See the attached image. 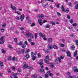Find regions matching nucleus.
Returning a JSON list of instances; mask_svg holds the SVG:
<instances>
[{
    "label": "nucleus",
    "mask_w": 78,
    "mask_h": 78,
    "mask_svg": "<svg viewBox=\"0 0 78 78\" xmlns=\"http://www.w3.org/2000/svg\"><path fill=\"white\" fill-rule=\"evenodd\" d=\"M28 23H29V24H31V21L30 20H28Z\"/></svg>",
    "instance_id": "obj_53"
},
{
    "label": "nucleus",
    "mask_w": 78,
    "mask_h": 78,
    "mask_svg": "<svg viewBox=\"0 0 78 78\" xmlns=\"http://www.w3.org/2000/svg\"><path fill=\"white\" fill-rule=\"evenodd\" d=\"M39 18H40L41 19H43L44 17V15L43 14H41L40 15H38L37 16Z\"/></svg>",
    "instance_id": "obj_3"
},
{
    "label": "nucleus",
    "mask_w": 78,
    "mask_h": 78,
    "mask_svg": "<svg viewBox=\"0 0 78 78\" xmlns=\"http://www.w3.org/2000/svg\"><path fill=\"white\" fill-rule=\"evenodd\" d=\"M37 56L38 58H41V55L40 53H38L37 54Z\"/></svg>",
    "instance_id": "obj_39"
},
{
    "label": "nucleus",
    "mask_w": 78,
    "mask_h": 78,
    "mask_svg": "<svg viewBox=\"0 0 78 78\" xmlns=\"http://www.w3.org/2000/svg\"><path fill=\"white\" fill-rule=\"evenodd\" d=\"M58 60L59 62H61V58H58Z\"/></svg>",
    "instance_id": "obj_46"
},
{
    "label": "nucleus",
    "mask_w": 78,
    "mask_h": 78,
    "mask_svg": "<svg viewBox=\"0 0 78 78\" xmlns=\"http://www.w3.org/2000/svg\"><path fill=\"white\" fill-rule=\"evenodd\" d=\"M0 66L1 67H3V62L0 61Z\"/></svg>",
    "instance_id": "obj_17"
},
{
    "label": "nucleus",
    "mask_w": 78,
    "mask_h": 78,
    "mask_svg": "<svg viewBox=\"0 0 78 78\" xmlns=\"http://www.w3.org/2000/svg\"><path fill=\"white\" fill-rule=\"evenodd\" d=\"M48 49L50 50L51 49H52L53 46H51L50 44H49L48 45Z\"/></svg>",
    "instance_id": "obj_7"
},
{
    "label": "nucleus",
    "mask_w": 78,
    "mask_h": 78,
    "mask_svg": "<svg viewBox=\"0 0 78 78\" xmlns=\"http://www.w3.org/2000/svg\"><path fill=\"white\" fill-rule=\"evenodd\" d=\"M75 9H78V4H77V5H76L75 6Z\"/></svg>",
    "instance_id": "obj_27"
},
{
    "label": "nucleus",
    "mask_w": 78,
    "mask_h": 78,
    "mask_svg": "<svg viewBox=\"0 0 78 78\" xmlns=\"http://www.w3.org/2000/svg\"><path fill=\"white\" fill-rule=\"evenodd\" d=\"M28 65H25L24 66H23V68L24 69H26V68H27V67H28Z\"/></svg>",
    "instance_id": "obj_30"
},
{
    "label": "nucleus",
    "mask_w": 78,
    "mask_h": 78,
    "mask_svg": "<svg viewBox=\"0 0 78 78\" xmlns=\"http://www.w3.org/2000/svg\"><path fill=\"white\" fill-rule=\"evenodd\" d=\"M75 43L78 46V40H75Z\"/></svg>",
    "instance_id": "obj_42"
},
{
    "label": "nucleus",
    "mask_w": 78,
    "mask_h": 78,
    "mask_svg": "<svg viewBox=\"0 0 78 78\" xmlns=\"http://www.w3.org/2000/svg\"><path fill=\"white\" fill-rule=\"evenodd\" d=\"M60 46L62 47H64L65 46V45H64V44H60Z\"/></svg>",
    "instance_id": "obj_33"
},
{
    "label": "nucleus",
    "mask_w": 78,
    "mask_h": 78,
    "mask_svg": "<svg viewBox=\"0 0 78 78\" xmlns=\"http://www.w3.org/2000/svg\"><path fill=\"white\" fill-rule=\"evenodd\" d=\"M30 37L32 39H33V38H34V37H33V34H30Z\"/></svg>",
    "instance_id": "obj_23"
},
{
    "label": "nucleus",
    "mask_w": 78,
    "mask_h": 78,
    "mask_svg": "<svg viewBox=\"0 0 78 78\" xmlns=\"http://www.w3.org/2000/svg\"><path fill=\"white\" fill-rule=\"evenodd\" d=\"M74 55V57L76 56V55H77V50L75 51Z\"/></svg>",
    "instance_id": "obj_16"
},
{
    "label": "nucleus",
    "mask_w": 78,
    "mask_h": 78,
    "mask_svg": "<svg viewBox=\"0 0 78 78\" xmlns=\"http://www.w3.org/2000/svg\"><path fill=\"white\" fill-rule=\"evenodd\" d=\"M30 44L31 45H35V43L33 42H31L30 43Z\"/></svg>",
    "instance_id": "obj_40"
},
{
    "label": "nucleus",
    "mask_w": 78,
    "mask_h": 78,
    "mask_svg": "<svg viewBox=\"0 0 78 78\" xmlns=\"http://www.w3.org/2000/svg\"><path fill=\"white\" fill-rule=\"evenodd\" d=\"M33 76L34 77V78H37V76H36V75H34L33 76Z\"/></svg>",
    "instance_id": "obj_62"
},
{
    "label": "nucleus",
    "mask_w": 78,
    "mask_h": 78,
    "mask_svg": "<svg viewBox=\"0 0 78 78\" xmlns=\"http://www.w3.org/2000/svg\"><path fill=\"white\" fill-rule=\"evenodd\" d=\"M65 12H66V13H68V12H69V10L68 8H67L66 9V10L65 11Z\"/></svg>",
    "instance_id": "obj_31"
},
{
    "label": "nucleus",
    "mask_w": 78,
    "mask_h": 78,
    "mask_svg": "<svg viewBox=\"0 0 78 78\" xmlns=\"http://www.w3.org/2000/svg\"><path fill=\"white\" fill-rule=\"evenodd\" d=\"M35 54H34V53H33V52H32L31 53V55L32 56H34V55Z\"/></svg>",
    "instance_id": "obj_48"
},
{
    "label": "nucleus",
    "mask_w": 78,
    "mask_h": 78,
    "mask_svg": "<svg viewBox=\"0 0 78 78\" xmlns=\"http://www.w3.org/2000/svg\"><path fill=\"white\" fill-rule=\"evenodd\" d=\"M53 42V40L51 38H49L48 39V42L49 43H51Z\"/></svg>",
    "instance_id": "obj_5"
},
{
    "label": "nucleus",
    "mask_w": 78,
    "mask_h": 78,
    "mask_svg": "<svg viewBox=\"0 0 78 78\" xmlns=\"http://www.w3.org/2000/svg\"><path fill=\"white\" fill-rule=\"evenodd\" d=\"M9 48H12V46L11 45H9Z\"/></svg>",
    "instance_id": "obj_54"
},
{
    "label": "nucleus",
    "mask_w": 78,
    "mask_h": 78,
    "mask_svg": "<svg viewBox=\"0 0 78 78\" xmlns=\"http://www.w3.org/2000/svg\"><path fill=\"white\" fill-rule=\"evenodd\" d=\"M21 51H20V52H19V53H20V54H22V53H23L25 52V50H24V49H21Z\"/></svg>",
    "instance_id": "obj_9"
},
{
    "label": "nucleus",
    "mask_w": 78,
    "mask_h": 78,
    "mask_svg": "<svg viewBox=\"0 0 78 78\" xmlns=\"http://www.w3.org/2000/svg\"><path fill=\"white\" fill-rule=\"evenodd\" d=\"M11 68L12 69H13V70H15V69H16V68L14 66H12L11 67Z\"/></svg>",
    "instance_id": "obj_56"
},
{
    "label": "nucleus",
    "mask_w": 78,
    "mask_h": 78,
    "mask_svg": "<svg viewBox=\"0 0 78 78\" xmlns=\"http://www.w3.org/2000/svg\"><path fill=\"white\" fill-rule=\"evenodd\" d=\"M53 48H54V49H58V47H57L56 46V45H54L53 46Z\"/></svg>",
    "instance_id": "obj_19"
},
{
    "label": "nucleus",
    "mask_w": 78,
    "mask_h": 78,
    "mask_svg": "<svg viewBox=\"0 0 78 78\" xmlns=\"http://www.w3.org/2000/svg\"><path fill=\"white\" fill-rule=\"evenodd\" d=\"M38 64H40V65H42V64H43V62H38Z\"/></svg>",
    "instance_id": "obj_44"
},
{
    "label": "nucleus",
    "mask_w": 78,
    "mask_h": 78,
    "mask_svg": "<svg viewBox=\"0 0 78 78\" xmlns=\"http://www.w3.org/2000/svg\"><path fill=\"white\" fill-rule=\"evenodd\" d=\"M38 22H39V24L41 26L42 25L43 23L42 22V19H38Z\"/></svg>",
    "instance_id": "obj_2"
},
{
    "label": "nucleus",
    "mask_w": 78,
    "mask_h": 78,
    "mask_svg": "<svg viewBox=\"0 0 78 78\" xmlns=\"http://www.w3.org/2000/svg\"><path fill=\"white\" fill-rule=\"evenodd\" d=\"M61 51H62V52H64V53H65V51H66V50H65V49H62V50H61Z\"/></svg>",
    "instance_id": "obj_61"
},
{
    "label": "nucleus",
    "mask_w": 78,
    "mask_h": 78,
    "mask_svg": "<svg viewBox=\"0 0 78 78\" xmlns=\"http://www.w3.org/2000/svg\"><path fill=\"white\" fill-rule=\"evenodd\" d=\"M1 41H0V44H3V43H4V41L3 40H0Z\"/></svg>",
    "instance_id": "obj_36"
},
{
    "label": "nucleus",
    "mask_w": 78,
    "mask_h": 78,
    "mask_svg": "<svg viewBox=\"0 0 78 78\" xmlns=\"http://www.w3.org/2000/svg\"><path fill=\"white\" fill-rule=\"evenodd\" d=\"M68 5L69 6H72V3L70 2H69L68 3Z\"/></svg>",
    "instance_id": "obj_49"
},
{
    "label": "nucleus",
    "mask_w": 78,
    "mask_h": 78,
    "mask_svg": "<svg viewBox=\"0 0 78 78\" xmlns=\"http://www.w3.org/2000/svg\"><path fill=\"white\" fill-rule=\"evenodd\" d=\"M23 43V42H22L20 41V43L18 44L19 45H22V43Z\"/></svg>",
    "instance_id": "obj_37"
},
{
    "label": "nucleus",
    "mask_w": 78,
    "mask_h": 78,
    "mask_svg": "<svg viewBox=\"0 0 78 78\" xmlns=\"http://www.w3.org/2000/svg\"><path fill=\"white\" fill-rule=\"evenodd\" d=\"M31 34V33H30V32H26V34L25 35V36L26 37H30V34Z\"/></svg>",
    "instance_id": "obj_8"
},
{
    "label": "nucleus",
    "mask_w": 78,
    "mask_h": 78,
    "mask_svg": "<svg viewBox=\"0 0 78 78\" xmlns=\"http://www.w3.org/2000/svg\"><path fill=\"white\" fill-rule=\"evenodd\" d=\"M14 40L16 43L17 42V38H15L14 39Z\"/></svg>",
    "instance_id": "obj_41"
},
{
    "label": "nucleus",
    "mask_w": 78,
    "mask_h": 78,
    "mask_svg": "<svg viewBox=\"0 0 78 78\" xmlns=\"http://www.w3.org/2000/svg\"><path fill=\"white\" fill-rule=\"evenodd\" d=\"M69 21L70 23H73V20H71Z\"/></svg>",
    "instance_id": "obj_51"
},
{
    "label": "nucleus",
    "mask_w": 78,
    "mask_h": 78,
    "mask_svg": "<svg viewBox=\"0 0 78 78\" xmlns=\"http://www.w3.org/2000/svg\"><path fill=\"white\" fill-rule=\"evenodd\" d=\"M66 53L67 54V56L69 58L71 57V54L70 52L69 51H66Z\"/></svg>",
    "instance_id": "obj_4"
},
{
    "label": "nucleus",
    "mask_w": 78,
    "mask_h": 78,
    "mask_svg": "<svg viewBox=\"0 0 78 78\" xmlns=\"http://www.w3.org/2000/svg\"><path fill=\"white\" fill-rule=\"evenodd\" d=\"M37 34L36 33L35 34V39H37Z\"/></svg>",
    "instance_id": "obj_32"
},
{
    "label": "nucleus",
    "mask_w": 78,
    "mask_h": 78,
    "mask_svg": "<svg viewBox=\"0 0 78 78\" xmlns=\"http://www.w3.org/2000/svg\"><path fill=\"white\" fill-rule=\"evenodd\" d=\"M46 59V60H50L49 59V56L48 55H47L45 57V59Z\"/></svg>",
    "instance_id": "obj_15"
},
{
    "label": "nucleus",
    "mask_w": 78,
    "mask_h": 78,
    "mask_svg": "<svg viewBox=\"0 0 78 78\" xmlns=\"http://www.w3.org/2000/svg\"><path fill=\"white\" fill-rule=\"evenodd\" d=\"M74 72H78V69H76L74 70Z\"/></svg>",
    "instance_id": "obj_58"
},
{
    "label": "nucleus",
    "mask_w": 78,
    "mask_h": 78,
    "mask_svg": "<svg viewBox=\"0 0 78 78\" xmlns=\"http://www.w3.org/2000/svg\"><path fill=\"white\" fill-rule=\"evenodd\" d=\"M7 72L9 73H11V71H10V70L8 69L7 70Z\"/></svg>",
    "instance_id": "obj_59"
},
{
    "label": "nucleus",
    "mask_w": 78,
    "mask_h": 78,
    "mask_svg": "<svg viewBox=\"0 0 78 78\" xmlns=\"http://www.w3.org/2000/svg\"><path fill=\"white\" fill-rule=\"evenodd\" d=\"M66 75H70V72H68L67 73H66Z\"/></svg>",
    "instance_id": "obj_63"
},
{
    "label": "nucleus",
    "mask_w": 78,
    "mask_h": 78,
    "mask_svg": "<svg viewBox=\"0 0 78 78\" xmlns=\"http://www.w3.org/2000/svg\"><path fill=\"white\" fill-rule=\"evenodd\" d=\"M28 68L29 69H32V68L31 66H27Z\"/></svg>",
    "instance_id": "obj_50"
},
{
    "label": "nucleus",
    "mask_w": 78,
    "mask_h": 78,
    "mask_svg": "<svg viewBox=\"0 0 78 78\" xmlns=\"http://www.w3.org/2000/svg\"><path fill=\"white\" fill-rule=\"evenodd\" d=\"M5 39V37L3 36L1 37L0 38V41H3V40Z\"/></svg>",
    "instance_id": "obj_26"
},
{
    "label": "nucleus",
    "mask_w": 78,
    "mask_h": 78,
    "mask_svg": "<svg viewBox=\"0 0 78 78\" xmlns=\"http://www.w3.org/2000/svg\"><path fill=\"white\" fill-rule=\"evenodd\" d=\"M6 23H4L3 24H2V27L3 28H5V27H6Z\"/></svg>",
    "instance_id": "obj_25"
},
{
    "label": "nucleus",
    "mask_w": 78,
    "mask_h": 78,
    "mask_svg": "<svg viewBox=\"0 0 78 78\" xmlns=\"http://www.w3.org/2000/svg\"><path fill=\"white\" fill-rule=\"evenodd\" d=\"M30 49H28L25 52V53L26 54H28V52H30Z\"/></svg>",
    "instance_id": "obj_14"
},
{
    "label": "nucleus",
    "mask_w": 78,
    "mask_h": 78,
    "mask_svg": "<svg viewBox=\"0 0 78 78\" xmlns=\"http://www.w3.org/2000/svg\"><path fill=\"white\" fill-rule=\"evenodd\" d=\"M69 29V30L70 31H73V27H68Z\"/></svg>",
    "instance_id": "obj_11"
},
{
    "label": "nucleus",
    "mask_w": 78,
    "mask_h": 78,
    "mask_svg": "<svg viewBox=\"0 0 78 78\" xmlns=\"http://www.w3.org/2000/svg\"><path fill=\"white\" fill-rule=\"evenodd\" d=\"M67 18H68V19H70V16L69 15H67Z\"/></svg>",
    "instance_id": "obj_47"
},
{
    "label": "nucleus",
    "mask_w": 78,
    "mask_h": 78,
    "mask_svg": "<svg viewBox=\"0 0 78 78\" xmlns=\"http://www.w3.org/2000/svg\"><path fill=\"white\" fill-rule=\"evenodd\" d=\"M61 9H62V11H63V12H65V9H64V6H62Z\"/></svg>",
    "instance_id": "obj_21"
},
{
    "label": "nucleus",
    "mask_w": 78,
    "mask_h": 78,
    "mask_svg": "<svg viewBox=\"0 0 78 78\" xmlns=\"http://www.w3.org/2000/svg\"><path fill=\"white\" fill-rule=\"evenodd\" d=\"M40 72L42 73H45V71H44V69H40Z\"/></svg>",
    "instance_id": "obj_10"
},
{
    "label": "nucleus",
    "mask_w": 78,
    "mask_h": 78,
    "mask_svg": "<svg viewBox=\"0 0 78 78\" xmlns=\"http://www.w3.org/2000/svg\"><path fill=\"white\" fill-rule=\"evenodd\" d=\"M44 0H42L41 1V3H44Z\"/></svg>",
    "instance_id": "obj_64"
},
{
    "label": "nucleus",
    "mask_w": 78,
    "mask_h": 78,
    "mask_svg": "<svg viewBox=\"0 0 78 78\" xmlns=\"http://www.w3.org/2000/svg\"><path fill=\"white\" fill-rule=\"evenodd\" d=\"M72 25L73 27H77V26H78V24L76 23H74L72 24Z\"/></svg>",
    "instance_id": "obj_13"
},
{
    "label": "nucleus",
    "mask_w": 78,
    "mask_h": 78,
    "mask_svg": "<svg viewBox=\"0 0 78 78\" xmlns=\"http://www.w3.org/2000/svg\"><path fill=\"white\" fill-rule=\"evenodd\" d=\"M21 47L22 48H25V47H26V45H25V44H22Z\"/></svg>",
    "instance_id": "obj_20"
},
{
    "label": "nucleus",
    "mask_w": 78,
    "mask_h": 78,
    "mask_svg": "<svg viewBox=\"0 0 78 78\" xmlns=\"http://www.w3.org/2000/svg\"><path fill=\"white\" fill-rule=\"evenodd\" d=\"M11 7L13 10H16V7L15 6H12V4H11Z\"/></svg>",
    "instance_id": "obj_6"
},
{
    "label": "nucleus",
    "mask_w": 78,
    "mask_h": 78,
    "mask_svg": "<svg viewBox=\"0 0 78 78\" xmlns=\"http://www.w3.org/2000/svg\"><path fill=\"white\" fill-rule=\"evenodd\" d=\"M46 53H50V49H47L46 51H45Z\"/></svg>",
    "instance_id": "obj_24"
},
{
    "label": "nucleus",
    "mask_w": 78,
    "mask_h": 78,
    "mask_svg": "<svg viewBox=\"0 0 78 78\" xmlns=\"http://www.w3.org/2000/svg\"><path fill=\"white\" fill-rule=\"evenodd\" d=\"M25 19V15L23 14H22L20 17V19L21 21H23Z\"/></svg>",
    "instance_id": "obj_1"
},
{
    "label": "nucleus",
    "mask_w": 78,
    "mask_h": 78,
    "mask_svg": "<svg viewBox=\"0 0 78 78\" xmlns=\"http://www.w3.org/2000/svg\"><path fill=\"white\" fill-rule=\"evenodd\" d=\"M60 58L62 59H64V56H63L62 55H61Z\"/></svg>",
    "instance_id": "obj_57"
},
{
    "label": "nucleus",
    "mask_w": 78,
    "mask_h": 78,
    "mask_svg": "<svg viewBox=\"0 0 78 78\" xmlns=\"http://www.w3.org/2000/svg\"><path fill=\"white\" fill-rule=\"evenodd\" d=\"M26 57L27 59H28L30 58V55L29 54H27L26 55Z\"/></svg>",
    "instance_id": "obj_29"
},
{
    "label": "nucleus",
    "mask_w": 78,
    "mask_h": 78,
    "mask_svg": "<svg viewBox=\"0 0 78 78\" xmlns=\"http://www.w3.org/2000/svg\"><path fill=\"white\" fill-rule=\"evenodd\" d=\"M71 49L72 50H75V46L73 45H72L71 46Z\"/></svg>",
    "instance_id": "obj_18"
},
{
    "label": "nucleus",
    "mask_w": 78,
    "mask_h": 78,
    "mask_svg": "<svg viewBox=\"0 0 78 78\" xmlns=\"http://www.w3.org/2000/svg\"><path fill=\"white\" fill-rule=\"evenodd\" d=\"M15 19H16V20H20V18H19V17L16 16L15 17Z\"/></svg>",
    "instance_id": "obj_38"
},
{
    "label": "nucleus",
    "mask_w": 78,
    "mask_h": 78,
    "mask_svg": "<svg viewBox=\"0 0 78 78\" xmlns=\"http://www.w3.org/2000/svg\"><path fill=\"white\" fill-rule=\"evenodd\" d=\"M33 58V61H34V60H35V59H36V56H34L32 57Z\"/></svg>",
    "instance_id": "obj_35"
},
{
    "label": "nucleus",
    "mask_w": 78,
    "mask_h": 78,
    "mask_svg": "<svg viewBox=\"0 0 78 78\" xmlns=\"http://www.w3.org/2000/svg\"><path fill=\"white\" fill-rule=\"evenodd\" d=\"M56 7L57 8H59V4H58L57 6Z\"/></svg>",
    "instance_id": "obj_60"
},
{
    "label": "nucleus",
    "mask_w": 78,
    "mask_h": 78,
    "mask_svg": "<svg viewBox=\"0 0 78 78\" xmlns=\"http://www.w3.org/2000/svg\"><path fill=\"white\" fill-rule=\"evenodd\" d=\"M43 35H44V34H43V33L41 32H40L39 33V36L40 37H42Z\"/></svg>",
    "instance_id": "obj_22"
},
{
    "label": "nucleus",
    "mask_w": 78,
    "mask_h": 78,
    "mask_svg": "<svg viewBox=\"0 0 78 78\" xmlns=\"http://www.w3.org/2000/svg\"><path fill=\"white\" fill-rule=\"evenodd\" d=\"M44 61L45 63H46V64H49V63H50V62L47 60L44 59Z\"/></svg>",
    "instance_id": "obj_12"
},
{
    "label": "nucleus",
    "mask_w": 78,
    "mask_h": 78,
    "mask_svg": "<svg viewBox=\"0 0 78 78\" xmlns=\"http://www.w3.org/2000/svg\"><path fill=\"white\" fill-rule=\"evenodd\" d=\"M45 78H47L48 77V74H46L45 76Z\"/></svg>",
    "instance_id": "obj_45"
},
{
    "label": "nucleus",
    "mask_w": 78,
    "mask_h": 78,
    "mask_svg": "<svg viewBox=\"0 0 78 78\" xmlns=\"http://www.w3.org/2000/svg\"><path fill=\"white\" fill-rule=\"evenodd\" d=\"M57 14L58 16H59V17H60V16H61V13H60L59 12H57Z\"/></svg>",
    "instance_id": "obj_34"
},
{
    "label": "nucleus",
    "mask_w": 78,
    "mask_h": 78,
    "mask_svg": "<svg viewBox=\"0 0 78 78\" xmlns=\"http://www.w3.org/2000/svg\"><path fill=\"white\" fill-rule=\"evenodd\" d=\"M2 52L3 53H4L5 52V50L4 49H2Z\"/></svg>",
    "instance_id": "obj_55"
},
{
    "label": "nucleus",
    "mask_w": 78,
    "mask_h": 78,
    "mask_svg": "<svg viewBox=\"0 0 78 78\" xmlns=\"http://www.w3.org/2000/svg\"><path fill=\"white\" fill-rule=\"evenodd\" d=\"M51 25H55V23L53 22V21H52L51 23Z\"/></svg>",
    "instance_id": "obj_43"
},
{
    "label": "nucleus",
    "mask_w": 78,
    "mask_h": 78,
    "mask_svg": "<svg viewBox=\"0 0 78 78\" xmlns=\"http://www.w3.org/2000/svg\"><path fill=\"white\" fill-rule=\"evenodd\" d=\"M45 27L46 28H50V25H49V24H47Z\"/></svg>",
    "instance_id": "obj_28"
},
{
    "label": "nucleus",
    "mask_w": 78,
    "mask_h": 78,
    "mask_svg": "<svg viewBox=\"0 0 78 78\" xmlns=\"http://www.w3.org/2000/svg\"><path fill=\"white\" fill-rule=\"evenodd\" d=\"M24 44H25L26 45H28V42H27V41H25L24 42Z\"/></svg>",
    "instance_id": "obj_52"
}]
</instances>
